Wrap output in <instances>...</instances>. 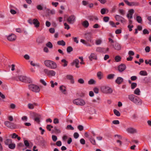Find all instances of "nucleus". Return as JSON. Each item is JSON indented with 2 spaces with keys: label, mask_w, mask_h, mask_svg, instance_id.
Returning <instances> with one entry per match:
<instances>
[{
  "label": "nucleus",
  "mask_w": 151,
  "mask_h": 151,
  "mask_svg": "<svg viewBox=\"0 0 151 151\" xmlns=\"http://www.w3.org/2000/svg\"><path fill=\"white\" fill-rule=\"evenodd\" d=\"M133 102L137 105H141L142 104V100L140 99H139L138 97L136 96L135 97Z\"/></svg>",
  "instance_id": "nucleus-13"
},
{
  "label": "nucleus",
  "mask_w": 151,
  "mask_h": 151,
  "mask_svg": "<svg viewBox=\"0 0 151 151\" xmlns=\"http://www.w3.org/2000/svg\"><path fill=\"white\" fill-rule=\"evenodd\" d=\"M12 139H6L4 141V143L6 145H9L11 143H12Z\"/></svg>",
  "instance_id": "nucleus-26"
},
{
  "label": "nucleus",
  "mask_w": 151,
  "mask_h": 151,
  "mask_svg": "<svg viewBox=\"0 0 151 151\" xmlns=\"http://www.w3.org/2000/svg\"><path fill=\"white\" fill-rule=\"evenodd\" d=\"M115 18L117 21H120L122 23L125 22V20L124 19L119 15H116L115 16Z\"/></svg>",
  "instance_id": "nucleus-15"
},
{
  "label": "nucleus",
  "mask_w": 151,
  "mask_h": 151,
  "mask_svg": "<svg viewBox=\"0 0 151 151\" xmlns=\"http://www.w3.org/2000/svg\"><path fill=\"white\" fill-rule=\"evenodd\" d=\"M76 17L74 15H71L67 19V21L70 24H73L75 20Z\"/></svg>",
  "instance_id": "nucleus-10"
},
{
  "label": "nucleus",
  "mask_w": 151,
  "mask_h": 151,
  "mask_svg": "<svg viewBox=\"0 0 151 151\" xmlns=\"http://www.w3.org/2000/svg\"><path fill=\"white\" fill-rule=\"evenodd\" d=\"M52 139L53 141L55 142L57 140V137L56 136L53 135L52 136Z\"/></svg>",
  "instance_id": "nucleus-59"
},
{
  "label": "nucleus",
  "mask_w": 151,
  "mask_h": 151,
  "mask_svg": "<svg viewBox=\"0 0 151 151\" xmlns=\"http://www.w3.org/2000/svg\"><path fill=\"white\" fill-rule=\"evenodd\" d=\"M66 129H71L73 130L74 128L71 125H69L67 126Z\"/></svg>",
  "instance_id": "nucleus-51"
},
{
  "label": "nucleus",
  "mask_w": 151,
  "mask_h": 151,
  "mask_svg": "<svg viewBox=\"0 0 151 151\" xmlns=\"http://www.w3.org/2000/svg\"><path fill=\"white\" fill-rule=\"evenodd\" d=\"M103 21L105 22H107L109 21V18L108 17L106 16L104 17Z\"/></svg>",
  "instance_id": "nucleus-47"
},
{
  "label": "nucleus",
  "mask_w": 151,
  "mask_h": 151,
  "mask_svg": "<svg viewBox=\"0 0 151 151\" xmlns=\"http://www.w3.org/2000/svg\"><path fill=\"white\" fill-rule=\"evenodd\" d=\"M28 108L30 109H33L34 108V107L32 104L29 103L28 104Z\"/></svg>",
  "instance_id": "nucleus-52"
},
{
  "label": "nucleus",
  "mask_w": 151,
  "mask_h": 151,
  "mask_svg": "<svg viewBox=\"0 0 151 151\" xmlns=\"http://www.w3.org/2000/svg\"><path fill=\"white\" fill-rule=\"evenodd\" d=\"M124 1L126 4L129 6H138L139 5L138 3L136 2H129L127 0H124Z\"/></svg>",
  "instance_id": "nucleus-16"
},
{
  "label": "nucleus",
  "mask_w": 151,
  "mask_h": 151,
  "mask_svg": "<svg viewBox=\"0 0 151 151\" xmlns=\"http://www.w3.org/2000/svg\"><path fill=\"white\" fill-rule=\"evenodd\" d=\"M78 82L81 84H83L84 83V81L82 78H80L78 80Z\"/></svg>",
  "instance_id": "nucleus-45"
},
{
  "label": "nucleus",
  "mask_w": 151,
  "mask_h": 151,
  "mask_svg": "<svg viewBox=\"0 0 151 151\" xmlns=\"http://www.w3.org/2000/svg\"><path fill=\"white\" fill-rule=\"evenodd\" d=\"M133 27L134 26L133 25L131 26L130 24L129 25L127 26L128 28L129 29V31H132V28H133Z\"/></svg>",
  "instance_id": "nucleus-60"
},
{
  "label": "nucleus",
  "mask_w": 151,
  "mask_h": 151,
  "mask_svg": "<svg viewBox=\"0 0 151 151\" xmlns=\"http://www.w3.org/2000/svg\"><path fill=\"white\" fill-rule=\"evenodd\" d=\"M139 74L141 76H146L147 75V73L146 71L141 70L139 72Z\"/></svg>",
  "instance_id": "nucleus-34"
},
{
  "label": "nucleus",
  "mask_w": 151,
  "mask_h": 151,
  "mask_svg": "<svg viewBox=\"0 0 151 151\" xmlns=\"http://www.w3.org/2000/svg\"><path fill=\"white\" fill-rule=\"evenodd\" d=\"M123 81V79L121 77H118L115 81V82L119 84H121Z\"/></svg>",
  "instance_id": "nucleus-22"
},
{
  "label": "nucleus",
  "mask_w": 151,
  "mask_h": 151,
  "mask_svg": "<svg viewBox=\"0 0 151 151\" xmlns=\"http://www.w3.org/2000/svg\"><path fill=\"white\" fill-rule=\"evenodd\" d=\"M107 10L108 12V10L107 9L105 8L102 9L101 10V13L102 14H105V12Z\"/></svg>",
  "instance_id": "nucleus-46"
},
{
  "label": "nucleus",
  "mask_w": 151,
  "mask_h": 151,
  "mask_svg": "<svg viewBox=\"0 0 151 151\" xmlns=\"http://www.w3.org/2000/svg\"><path fill=\"white\" fill-rule=\"evenodd\" d=\"M78 128L80 131H82L83 129V127L81 125H79L78 126Z\"/></svg>",
  "instance_id": "nucleus-61"
},
{
  "label": "nucleus",
  "mask_w": 151,
  "mask_h": 151,
  "mask_svg": "<svg viewBox=\"0 0 151 151\" xmlns=\"http://www.w3.org/2000/svg\"><path fill=\"white\" fill-rule=\"evenodd\" d=\"M136 96L134 95L131 94L128 96V98L131 101L133 102Z\"/></svg>",
  "instance_id": "nucleus-28"
},
{
  "label": "nucleus",
  "mask_w": 151,
  "mask_h": 151,
  "mask_svg": "<svg viewBox=\"0 0 151 151\" xmlns=\"http://www.w3.org/2000/svg\"><path fill=\"white\" fill-rule=\"evenodd\" d=\"M73 48L71 46H68L67 48V51L68 53H70L73 51Z\"/></svg>",
  "instance_id": "nucleus-43"
},
{
  "label": "nucleus",
  "mask_w": 151,
  "mask_h": 151,
  "mask_svg": "<svg viewBox=\"0 0 151 151\" xmlns=\"http://www.w3.org/2000/svg\"><path fill=\"white\" fill-rule=\"evenodd\" d=\"M37 9L39 10H42L43 9V8L42 6L40 5H39L37 6Z\"/></svg>",
  "instance_id": "nucleus-54"
},
{
  "label": "nucleus",
  "mask_w": 151,
  "mask_h": 151,
  "mask_svg": "<svg viewBox=\"0 0 151 151\" xmlns=\"http://www.w3.org/2000/svg\"><path fill=\"white\" fill-rule=\"evenodd\" d=\"M74 104L76 105L83 106L85 104V102L81 99H76L73 101Z\"/></svg>",
  "instance_id": "nucleus-6"
},
{
  "label": "nucleus",
  "mask_w": 151,
  "mask_h": 151,
  "mask_svg": "<svg viewBox=\"0 0 151 151\" xmlns=\"http://www.w3.org/2000/svg\"><path fill=\"white\" fill-rule=\"evenodd\" d=\"M82 25L85 28H87L89 25V23L87 20L83 21L82 23Z\"/></svg>",
  "instance_id": "nucleus-25"
},
{
  "label": "nucleus",
  "mask_w": 151,
  "mask_h": 151,
  "mask_svg": "<svg viewBox=\"0 0 151 151\" xmlns=\"http://www.w3.org/2000/svg\"><path fill=\"white\" fill-rule=\"evenodd\" d=\"M145 52H149L150 51V48L149 46L146 47L145 48Z\"/></svg>",
  "instance_id": "nucleus-58"
},
{
  "label": "nucleus",
  "mask_w": 151,
  "mask_h": 151,
  "mask_svg": "<svg viewBox=\"0 0 151 151\" xmlns=\"http://www.w3.org/2000/svg\"><path fill=\"white\" fill-rule=\"evenodd\" d=\"M112 123L114 124H119V122L118 120H115L112 121Z\"/></svg>",
  "instance_id": "nucleus-64"
},
{
  "label": "nucleus",
  "mask_w": 151,
  "mask_h": 151,
  "mask_svg": "<svg viewBox=\"0 0 151 151\" xmlns=\"http://www.w3.org/2000/svg\"><path fill=\"white\" fill-rule=\"evenodd\" d=\"M140 91L139 88H136L134 91V93L137 95H140Z\"/></svg>",
  "instance_id": "nucleus-38"
},
{
  "label": "nucleus",
  "mask_w": 151,
  "mask_h": 151,
  "mask_svg": "<svg viewBox=\"0 0 151 151\" xmlns=\"http://www.w3.org/2000/svg\"><path fill=\"white\" fill-rule=\"evenodd\" d=\"M137 86V84L136 83H133L131 84V88L133 89L135 88Z\"/></svg>",
  "instance_id": "nucleus-49"
},
{
  "label": "nucleus",
  "mask_w": 151,
  "mask_h": 151,
  "mask_svg": "<svg viewBox=\"0 0 151 151\" xmlns=\"http://www.w3.org/2000/svg\"><path fill=\"white\" fill-rule=\"evenodd\" d=\"M8 146L9 148L10 149H14L16 145L14 143H11Z\"/></svg>",
  "instance_id": "nucleus-31"
},
{
  "label": "nucleus",
  "mask_w": 151,
  "mask_h": 151,
  "mask_svg": "<svg viewBox=\"0 0 151 151\" xmlns=\"http://www.w3.org/2000/svg\"><path fill=\"white\" fill-rule=\"evenodd\" d=\"M44 63L46 67L52 69H55L57 68V64L53 61L45 60L44 61Z\"/></svg>",
  "instance_id": "nucleus-1"
},
{
  "label": "nucleus",
  "mask_w": 151,
  "mask_h": 151,
  "mask_svg": "<svg viewBox=\"0 0 151 151\" xmlns=\"http://www.w3.org/2000/svg\"><path fill=\"white\" fill-rule=\"evenodd\" d=\"M73 63L75 64L76 65V67L77 68H79V66L78 65L79 63V60L78 59H75L73 61Z\"/></svg>",
  "instance_id": "nucleus-30"
},
{
  "label": "nucleus",
  "mask_w": 151,
  "mask_h": 151,
  "mask_svg": "<svg viewBox=\"0 0 151 151\" xmlns=\"http://www.w3.org/2000/svg\"><path fill=\"white\" fill-rule=\"evenodd\" d=\"M14 78L17 81H18V79H19L20 81L25 83H30L31 82L30 79L24 76H19L18 77V78L17 77H14Z\"/></svg>",
  "instance_id": "nucleus-3"
},
{
  "label": "nucleus",
  "mask_w": 151,
  "mask_h": 151,
  "mask_svg": "<svg viewBox=\"0 0 151 151\" xmlns=\"http://www.w3.org/2000/svg\"><path fill=\"white\" fill-rule=\"evenodd\" d=\"M44 71L48 76H54L55 75V72L53 70H48L45 69L44 70Z\"/></svg>",
  "instance_id": "nucleus-7"
},
{
  "label": "nucleus",
  "mask_w": 151,
  "mask_h": 151,
  "mask_svg": "<svg viewBox=\"0 0 151 151\" xmlns=\"http://www.w3.org/2000/svg\"><path fill=\"white\" fill-rule=\"evenodd\" d=\"M110 24L113 27H116V26L115 25V23L112 21H110L109 22Z\"/></svg>",
  "instance_id": "nucleus-50"
},
{
  "label": "nucleus",
  "mask_w": 151,
  "mask_h": 151,
  "mask_svg": "<svg viewBox=\"0 0 151 151\" xmlns=\"http://www.w3.org/2000/svg\"><path fill=\"white\" fill-rule=\"evenodd\" d=\"M88 83L89 85L93 84L95 83L96 81L93 79H91L88 81Z\"/></svg>",
  "instance_id": "nucleus-39"
},
{
  "label": "nucleus",
  "mask_w": 151,
  "mask_h": 151,
  "mask_svg": "<svg viewBox=\"0 0 151 151\" xmlns=\"http://www.w3.org/2000/svg\"><path fill=\"white\" fill-rule=\"evenodd\" d=\"M4 123L6 127L11 129H15L17 127V125L15 124L8 121H5Z\"/></svg>",
  "instance_id": "nucleus-4"
},
{
  "label": "nucleus",
  "mask_w": 151,
  "mask_h": 151,
  "mask_svg": "<svg viewBox=\"0 0 151 151\" xmlns=\"http://www.w3.org/2000/svg\"><path fill=\"white\" fill-rule=\"evenodd\" d=\"M57 44L59 45H61L63 46H64L65 45V42L63 40H62L61 41H58L57 42Z\"/></svg>",
  "instance_id": "nucleus-32"
},
{
  "label": "nucleus",
  "mask_w": 151,
  "mask_h": 151,
  "mask_svg": "<svg viewBox=\"0 0 151 151\" xmlns=\"http://www.w3.org/2000/svg\"><path fill=\"white\" fill-rule=\"evenodd\" d=\"M45 39V37H41L38 38L37 41V42L39 43H42L44 41Z\"/></svg>",
  "instance_id": "nucleus-24"
},
{
  "label": "nucleus",
  "mask_w": 151,
  "mask_h": 151,
  "mask_svg": "<svg viewBox=\"0 0 151 151\" xmlns=\"http://www.w3.org/2000/svg\"><path fill=\"white\" fill-rule=\"evenodd\" d=\"M30 64L33 66H37V67H40V65L39 63L38 64H35L34 63H33V61H31L30 62Z\"/></svg>",
  "instance_id": "nucleus-42"
},
{
  "label": "nucleus",
  "mask_w": 151,
  "mask_h": 151,
  "mask_svg": "<svg viewBox=\"0 0 151 151\" xmlns=\"http://www.w3.org/2000/svg\"><path fill=\"white\" fill-rule=\"evenodd\" d=\"M126 68V65L124 64H122L119 65L118 67V69L119 72H122L125 70Z\"/></svg>",
  "instance_id": "nucleus-12"
},
{
  "label": "nucleus",
  "mask_w": 151,
  "mask_h": 151,
  "mask_svg": "<svg viewBox=\"0 0 151 151\" xmlns=\"http://www.w3.org/2000/svg\"><path fill=\"white\" fill-rule=\"evenodd\" d=\"M46 45L50 48H52L53 47L52 44L50 42H49L46 43Z\"/></svg>",
  "instance_id": "nucleus-33"
},
{
  "label": "nucleus",
  "mask_w": 151,
  "mask_h": 151,
  "mask_svg": "<svg viewBox=\"0 0 151 151\" xmlns=\"http://www.w3.org/2000/svg\"><path fill=\"white\" fill-rule=\"evenodd\" d=\"M88 58L91 61H92L93 60H97V55L96 53H91L88 57Z\"/></svg>",
  "instance_id": "nucleus-14"
},
{
  "label": "nucleus",
  "mask_w": 151,
  "mask_h": 151,
  "mask_svg": "<svg viewBox=\"0 0 151 151\" xmlns=\"http://www.w3.org/2000/svg\"><path fill=\"white\" fill-rule=\"evenodd\" d=\"M101 89L102 92L106 94H111L113 91V89L111 88L105 86H102Z\"/></svg>",
  "instance_id": "nucleus-2"
},
{
  "label": "nucleus",
  "mask_w": 151,
  "mask_h": 151,
  "mask_svg": "<svg viewBox=\"0 0 151 151\" xmlns=\"http://www.w3.org/2000/svg\"><path fill=\"white\" fill-rule=\"evenodd\" d=\"M111 46L114 48L115 50H119L121 49V46L116 41L111 45Z\"/></svg>",
  "instance_id": "nucleus-9"
},
{
  "label": "nucleus",
  "mask_w": 151,
  "mask_h": 151,
  "mask_svg": "<svg viewBox=\"0 0 151 151\" xmlns=\"http://www.w3.org/2000/svg\"><path fill=\"white\" fill-rule=\"evenodd\" d=\"M73 136L75 139H77L79 137V135L77 132H75Z\"/></svg>",
  "instance_id": "nucleus-57"
},
{
  "label": "nucleus",
  "mask_w": 151,
  "mask_h": 151,
  "mask_svg": "<svg viewBox=\"0 0 151 151\" xmlns=\"http://www.w3.org/2000/svg\"><path fill=\"white\" fill-rule=\"evenodd\" d=\"M17 148H19L24 147V145L22 143L19 142L17 144Z\"/></svg>",
  "instance_id": "nucleus-44"
},
{
  "label": "nucleus",
  "mask_w": 151,
  "mask_h": 151,
  "mask_svg": "<svg viewBox=\"0 0 151 151\" xmlns=\"http://www.w3.org/2000/svg\"><path fill=\"white\" fill-rule=\"evenodd\" d=\"M33 24L37 28L38 27L40 26V22L37 19H34L33 20Z\"/></svg>",
  "instance_id": "nucleus-20"
},
{
  "label": "nucleus",
  "mask_w": 151,
  "mask_h": 151,
  "mask_svg": "<svg viewBox=\"0 0 151 151\" xmlns=\"http://www.w3.org/2000/svg\"><path fill=\"white\" fill-rule=\"evenodd\" d=\"M24 145H25V146L26 147H28L29 146V142L28 140H24Z\"/></svg>",
  "instance_id": "nucleus-53"
},
{
  "label": "nucleus",
  "mask_w": 151,
  "mask_h": 151,
  "mask_svg": "<svg viewBox=\"0 0 151 151\" xmlns=\"http://www.w3.org/2000/svg\"><path fill=\"white\" fill-rule=\"evenodd\" d=\"M136 20L138 23H141L142 22V20L140 16H137L136 17Z\"/></svg>",
  "instance_id": "nucleus-41"
},
{
  "label": "nucleus",
  "mask_w": 151,
  "mask_h": 151,
  "mask_svg": "<svg viewBox=\"0 0 151 151\" xmlns=\"http://www.w3.org/2000/svg\"><path fill=\"white\" fill-rule=\"evenodd\" d=\"M115 60L116 62H119L121 61V58L119 55H117L115 57Z\"/></svg>",
  "instance_id": "nucleus-36"
},
{
  "label": "nucleus",
  "mask_w": 151,
  "mask_h": 151,
  "mask_svg": "<svg viewBox=\"0 0 151 151\" xmlns=\"http://www.w3.org/2000/svg\"><path fill=\"white\" fill-rule=\"evenodd\" d=\"M16 38V36L14 34H11L9 35L7 37L8 40L10 41H13L15 40Z\"/></svg>",
  "instance_id": "nucleus-11"
},
{
  "label": "nucleus",
  "mask_w": 151,
  "mask_h": 151,
  "mask_svg": "<svg viewBox=\"0 0 151 151\" xmlns=\"http://www.w3.org/2000/svg\"><path fill=\"white\" fill-rule=\"evenodd\" d=\"M56 145L58 146H60L62 145V143L61 141H58L56 142Z\"/></svg>",
  "instance_id": "nucleus-63"
},
{
  "label": "nucleus",
  "mask_w": 151,
  "mask_h": 151,
  "mask_svg": "<svg viewBox=\"0 0 151 151\" xmlns=\"http://www.w3.org/2000/svg\"><path fill=\"white\" fill-rule=\"evenodd\" d=\"M50 32L51 33H53L55 32V30L54 28H51L49 29Z\"/></svg>",
  "instance_id": "nucleus-62"
},
{
  "label": "nucleus",
  "mask_w": 151,
  "mask_h": 151,
  "mask_svg": "<svg viewBox=\"0 0 151 151\" xmlns=\"http://www.w3.org/2000/svg\"><path fill=\"white\" fill-rule=\"evenodd\" d=\"M114 114L118 116H119L120 115V114L119 112L116 109L114 110Z\"/></svg>",
  "instance_id": "nucleus-40"
},
{
  "label": "nucleus",
  "mask_w": 151,
  "mask_h": 151,
  "mask_svg": "<svg viewBox=\"0 0 151 151\" xmlns=\"http://www.w3.org/2000/svg\"><path fill=\"white\" fill-rule=\"evenodd\" d=\"M129 13L127 15V17L128 19H131L132 18L133 14H134V11L133 9H130L129 11Z\"/></svg>",
  "instance_id": "nucleus-18"
},
{
  "label": "nucleus",
  "mask_w": 151,
  "mask_h": 151,
  "mask_svg": "<svg viewBox=\"0 0 151 151\" xmlns=\"http://www.w3.org/2000/svg\"><path fill=\"white\" fill-rule=\"evenodd\" d=\"M67 78L70 81V82L72 84L74 83V81L73 78V76L71 75H67L66 76Z\"/></svg>",
  "instance_id": "nucleus-21"
},
{
  "label": "nucleus",
  "mask_w": 151,
  "mask_h": 151,
  "mask_svg": "<svg viewBox=\"0 0 151 151\" xmlns=\"http://www.w3.org/2000/svg\"><path fill=\"white\" fill-rule=\"evenodd\" d=\"M61 64L62 66L65 67L67 66L68 64V62L65 59H62L61 60Z\"/></svg>",
  "instance_id": "nucleus-23"
},
{
  "label": "nucleus",
  "mask_w": 151,
  "mask_h": 151,
  "mask_svg": "<svg viewBox=\"0 0 151 151\" xmlns=\"http://www.w3.org/2000/svg\"><path fill=\"white\" fill-rule=\"evenodd\" d=\"M29 89L32 91L38 92L40 91V88L38 86L34 84H31L29 86Z\"/></svg>",
  "instance_id": "nucleus-5"
},
{
  "label": "nucleus",
  "mask_w": 151,
  "mask_h": 151,
  "mask_svg": "<svg viewBox=\"0 0 151 151\" xmlns=\"http://www.w3.org/2000/svg\"><path fill=\"white\" fill-rule=\"evenodd\" d=\"M115 75L113 74H109L107 76V78L108 79H111L114 78Z\"/></svg>",
  "instance_id": "nucleus-35"
},
{
  "label": "nucleus",
  "mask_w": 151,
  "mask_h": 151,
  "mask_svg": "<svg viewBox=\"0 0 151 151\" xmlns=\"http://www.w3.org/2000/svg\"><path fill=\"white\" fill-rule=\"evenodd\" d=\"M89 139L91 143L93 145L96 144L95 140L93 138H92V137L89 138Z\"/></svg>",
  "instance_id": "nucleus-37"
},
{
  "label": "nucleus",
  "mask_w": 151,
  "mask_h": 151,
  "mask_svg": "<svg viewBox=\"0 0 151 151\" xmlns=\"http://www.w3.org/2000/svg\"><path fill=\"white\" fill-rule=\"evenodd\" d=\"M109 50L108 48H104L101 47H98L96 49V51L97 52L106 53Z\"/></svg>",
  "instance_id": "nucleus-8"
},
{
  "label": "nucleus",
  "mask_w": 151,
  "mask_h": 151,
  "mask_svg": "<svg viewBox=\"0 0 151 151\" xmlns=\"http://www.w3.org/2000/svg\"><path fill=\"white\" fill-rule=\"evenodd\" d=\"M97 76L99 79H101L103 77V74L101 71L98 72L97 74Z\"/></svg>",
  "instance_id": "nucleus-27"
},
{
  "label": "nucleus",
  "mask_w": 151,
  "mask_h": 151,
  "mask_svg": "<svg viewBox=\"0 0 151 151\" xmlns=\"http://www.w3.org/2000/svg\"><path fill=\"white\" fill-rule=\"evenodd\" d=\"M143 33L144 35L148 34H149V32L146 29H145L143 31Z\"/></svg>",
  "instance_id": "nucleus-56"
},
{
  "label": "nucleus",
  "mask_w": 151,
  "mask_h": 151,
  "mask_svg": "<svg viewBox=\"0 0 151 151\" xmlns=\"http://www.w3.org/2000/svg\"><path fill=\"white\" fill-rule=\"evenodd\" d=\"M53 128V127L50 125H47L46 126V128L49 131H51V129Z\"/></svg>",
  "instance_id": "nucleus-48"
},
{
  "label": "nucleus",
  "mask_w": 151,
  "mask_h": 151,
  "mask_svg": "<svg viewBox=\"0 0 151 151\" xmlns=\"http://www.w3.org/2000/svg\"><path fill=\"white\" fill-rule=\"evenodd\" d=\"M60 89L62 92L64 94L65 93L64 92L66 91V87L64 86L63 85L60 86Z\"/></svg>",
  "instance_id": "nucleus-29"
},
{
  "label": "nucleus",
  "mask_w": 151,
  "mask_h": 151,
  "mask_svg": "<svg viewBox=\"0 0 151 151\" xmlns=\"http://www.w3.org/2000/svg\"><path fill=\"white\" fill-rule=\"evenodd\" d=\"M127 131L129 133L133 134L137 132V130L132 128H129L126 129Z\"/></svg>",
  "instance_id": "nucleus-19"
},
{
  "label": "nucleus",
  "mask_w": 151,
  "mask_h": 151,
  "mask_svg": "<svg viewBox=\"0 0 151 151\" xmlns=\"http://www.w3.org/2000/svg\"><path fill=\"white\" fill-rule=\"evenodd\" d=\"M64 24L65 26V29H67V30H68L70 29V27L66 23H64Z\"/></svg>",
  "instance_id": "nucleus-55"
},
{
  "label": "nucleus",
  "mask_w": 151,
  "mask_h": 151,
  "mask_svg": "<svg viewBox=\"0 0 151 151\" xmlns=\"http://www.w3.org/2000/svg\"><path fill=\"white\" fill-rule=\"evenodd\" d=\"M85 37L88 42H91V33H87L86 34Z\"/></svg>",
  "instance_id": "nucleus-17"
}]
</instances>
